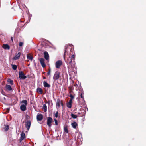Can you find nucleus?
<instances>
[{
    "label": "nucleus",
    "instance_id": "obj_28",
    "mask_svg": "<svg viewBox=\"0 0 146 146\" xmlns=\"http://www.w3.org/2000/svg\"><path fill=\"white\" fill-rule=\"evenodd\" d=\"M84 115V114L82 113H78V117H82Z\"/></svg>",
    "mask_w": 146,
    "mask_h": 146
},
{
    "label": "nucleus",
    "instance_id": "obj_26",
    "mask_svg": "<svg viewBox=\"0 0 146 146\" xmlns=\"http://www.w3.org/2000/svg\"><path fill=\"white\" fill-rule=\"evenodd\" d=\"M71 117L73 118H74V119L76 118L77 117V115H74V114H73L72 113L71 114Z\"/></svg>",
    "mask_w": 146,
    "mask_h": 146
},
{
    "label": "nucleus",
    "instance_id": "obj_3",
    "mask_svg": "<svg viewBox=\"0 0 146 146\" xmlns=\"http://www.w3.org/2000/svg\"><path fill=\"white\" fill-rule=\"evenodd\" d=\"M62 62L60 60L56 61L55 63V66L56 68H59L60 66L62 65Z\"/></svg>",
    "mask_w": 146,
    "mask_h": 146
},
{
    "label": "nucleus",
    "instance_id": "obj_11",
    "mask_svg": "<svg viewBox=\"0 0 146 146\" xmlns=\"http://www.w3.org/2000/svg\"><path fill=\"white\" fill-rule=\"evenodd\" d=\"M20 109L23 111H25L26 109V105L24 104L21 105L20 106Z\"/></svg>",
    "mask_w": 146,
    "mask_h": 146
},
{
    "label": "nucleus",
    "instance_id": "obj_19",
    "mask_svg": "<svg viewBox=\"0 0 146 146\" xmlns=\"http://www.w3.org/2000/svg\"><path fill=\"white\" fill-rule=\"evenodd\" d=\"M37 92L39 93L40 94H42V90L41 88H38L37 89Z\"/></svg>",
    "mask_w": 146,
    "mask_h": 146
},
{
    "label": "nucleus",
    "instance_id": "obj_12",
    "mask_svg": "<svg viewBox=\"0 0 146 146\" xmlns=\"http://www.w3.org/2000/svg\"><path fill=\"white\" fill-rule=\"evenodd\" d=\"M43 118V116L42 114H39L37 116V119L38 121H41Z\"/></svg>",
    "mask_w": 146,
    "mask_h": 146
},
{
    "label": "nucleus",
    "instance_id": "obj_33",
    "mask_svg": "<svg viewBox=\"0 0 146 146\" xmlns=\"http://www.w3.org/2000/svg\"><path fill=\"white\" fill-rule=\"evenodd\" d=\"M54 121H55V125H58L57 121L55 119H54Z\"/></svg>",
    "mask_w": 146,
    "mask_h": 146
},
{
    "label": "nucleus",
    "instance_id": "obj_2",
    "mask_svg": "<svg viewBox=\"0 0 146 146\" xmlns=\"http://www.w3.org/2000/svg\"><path fill=\"white\" fill-rule=\"evenodd\" d=\"M60 73L58 72H56L55 73L53 79L54 81L58 80L60 77Z\"/></svg>",
    "mask_w": 146,
    "mask_h": 146
},
{
    "label": "nucleus",
    "instance_id": "obj_8",
    "mask_svg": "<svg viewBox=\"0 0 146 146\" xmlns=\"http://www.w3.org/2000/svg\"><path fill=\"white\" fill-rule=\"evenodd\" d=\"M20 55L21 53L20 52H19L17 54L16 53L15 56L13 58V59L14 60H16L19 58Z\"/></svg>",
    "mask_w": 146,
    "mask_h": 146
},
{
    "label": "nucleus",
    "instance_id": "obj_31",
    "mask_svg": "<svg viewBox=\"0 0 146 146\" xmlns=\"http://www.w3.org/2000/svg\"><path fill=\"white\" fill-rule=\"evenodd\" d=\"M69 96L71 98L70 99H72L73 100L74 98V96L72 94H70V95Z\"/></svg>",
    "mask_w": 146,
    "mask_h": 146
},
{
    "label": "nucleus",
    "instance_id": "obj_30",
    "mask_svg": "<svg viewBox=\"0 0 146 146\" xmlns=\"http://www.w3.org/2000/svg\"><path fill=\"white\" fill-rule=\"evenodd\" d=\"M9 126L8 125L6 126L5 128V130L6 131H7L9 129Z\"/></svg>",
    "mask_w": 146,
    "mask_h": 146
},
{
    "label": "nucleus",
    "instance_id": "obj_7",
    "mask_svg": "<svg viewBox=\"0 0 146 146\" xmlns=\"http://www.w3.org/2000/svg\"><path fill=\"white\" fill-rule=\"evenodd\" d=\"M39 60L42 66L44 68L46 66V65L44 63V59L43 58H40L39 59Z\"/></svg>",
    "mask_w": 146,
    "mask_h": 146
},
{
    "label": "nucleus",
    "instance_id": "obj_23",
    "mask_svg": "<svg viewBox=\"0 0 146 146\" xmlns=\"http://www.w3.org/2000/svg\"><path fill=\"white\" fill-rule=\"evenodd\" d=\"M22 103H24L25 104L24 105H27V101L26 100H23L21 102Z\"/></svg>",
    "mask_w": 146,
    "mask_h": 146
},
{
    "label": "nucleus",
    "instance_id": "obj_27",
    "mask_svg": "<svg viewBox=\"0 0 146 146\" xmlns=\"http://www.w3.org/2000/svg\"><path fill=\"white\" fill-rule=\"evenodd\" d=\"M64 132L66 133H68V129L67 127H65L64 128Z\"/></svg>",
    "mask_w": 146,
    "mask_h": 146
},
{
    "label": "nucleus",
    "instance_id": "obj_24",
    "mask_svg": "<svg viewBox=\"0 0 146 146\" xmlns=\"http://www.w3.org/2000/svg\"><path fill=\"white\" fill-rule=\"evenodd\" d=\"M68 46H65V48H64V56H65V54L67 52L68 50H67V48Z\"/></svg>",
    "mask_w": 146,
    "mask_h": 146
},
{
    "label": "nucleus",
    "instance_id": "obj_43",
    "mask_svg": "<svg viewBox=\"0 0 146 146\" xmlns=\"http://www.w3.org/2000/svg\"><path fill=\"white\" fill-rule=\"evenodd\" d=\"M44 146H45V145H44Z\"/></svg>",
    "mask_w": 146,
    "mask_h": 146
},
{
    "label": "nucleus",
    "instance_id": "obj_32",
    "mask_svg": "<svg viewBox=\"0 0 146 146\" xmlns=\"http://www.w3.org/2000/svg\"><path fill=\"white\" fill-rule=\"evenodd\" d=\"M23 44V42H20L19 43V46H22Z\"/></svg>",
    "mask_w": 146,
    "mask_h": 146
},
{
    "label": "nucleus",
    "instance_id": "obj_15",
    "mask_svg": "<svg viewBox=\"0 0 146 146\" xmlns=\"http://www.w3.org/2000/svg\"><path fill=\"white\" fill-rule=\"evenodd\" d=\"M60 100L59 99H58L57 100V101L56 103V107H58V108L60 107Z\"/></svg>",
    "mask_w": 146,
    "mask_h": 146
},
{
    "label": "nucleus",
    "instance_id": "obj_42",
    "mask_svg": "<svg viewBox=\"0 0 146 146\" xmlns=\"http://www.w3.org/2000/svg\"><path fill=\"white\" fill-rule=\"evenodd\" d=\"M43 78V79H45L46 78L45 77H44Z\"/></svg>",
    "mask_w": 146,
    "mask_h": 146
},
{
    "label": "nucleus",
    "instance_id": "obj_4",
    "mask_svg": "<svg viewBox=\"0 0 146 146\" xmlns=\"http://www.w3.org/2000/svg\"><path fill=\"white\" fill-rule=\"evenodd\" d=\"M53 121L52 119L50 117H48L47 119V124L50 127L51 126V123Z\"/></svg>",
    "mask_w": 146,
    "mask_h": 146
},
{
    "label": "nucleus",
    "instance_id": "obj_1",
    "mask_svg": "<svg viewBox=\"0 0 146 146\" xmlns=\"http://www.w3.org/2000/svg\"><path fill=\"white\" fill-rule=\"evenodd\" d=\"M19 78L21 79L24 80L27 78L26 76H25L24 73L22 71L19 72Z\"/></svg>",
    "mask_w": 146,
    "mask_h": 146
},
{
    "label": "nucleus",
    "instance_id": "obj_14",
    "mask_svg": "<svg viewBox=\"0 0 146 146\" xmlns=\"http://www.w3.org/2000/svg\"><path fill=\"white\" fill-rule=\"evenodd\" d=\"M25 137V133L24 132H22L21 134V137L20 139V141H21L23 140Z\"/></svg>",
    "mask_w": 146,
    "mask_h": 146
},
{
    "label": "nucleus",
    "instance_id": "obj_5",
    "mask_svg": "<svg viewBox=\"0 0 146 146\" xmlns=\"http://www.w3.org/2000/svg\"><path fill=\"white\" fill-rule=\"evenodd\" d=\"M31 125V122L29 120H27L25 123V127L28 130L30 128Z\"/></svg>",
    "mask_w": 146,
    "mask_h": 146
},
{
    "label": "nucleus",
    "instance_id": "obj_9",
    "mask_svg": "<svg viewBox=\"0 0 146 146\" xmlns=\"http://www.w3.org/2000/svg\"><path fill=\"white\" fill-rule=\"evenodd\" d=\"M5 88L7 91H12L13 90L12 88L9 85H7L6 86Z\"/></svg>",
    "mask_w": 146,
    "mask_h": 146
},
{
    "label": "nucleus",
    "instance_id": "obj_21",
    "mask_svg": "<svg viewBox=\"0 0 146 146\" xmlns=\"http://www.w3.org/2000/svg\"><path fill=\"white\" fill-rule=\"evenodd\" d=\"M27 59H29L31 61L32 60L33 58L32 56H30L28 54H27Z\"/></svg>",
    "mask_w": 146,
    "mask_h": 146
},
{
    "label": "nucleus",
    "instance_id": "obj_38",
    "mask_svg": "<svg viewBox=\"0 0 146 146\" xmlns=\"http://www.w3.org/2000/svg\"><path fill=\"white\" fill-rule=\"evenodd\" d=\"M75 55H72V56H71V58L72 59V58H75Z\"/></svg>",
    "mask_w": 146,
    "mask_h": 146
},
{
    "label": "nucleus",
    "instance_id": "obj_10",
    "mask_svg": "<svg viewBox=\"0 0 146 146\" xmlns=\"http://www.w3.org/2000/svg\"><path fill=\"white\" fill-rule=\"evenodd\" d=\"M44 58L46 60H47L49 59V56L48 54L46 51H45L44 52Z\"/></svg>",
    "mask_w": 146,
    "mask_h": 146
},
{
    "label": "nucleus",
    "instance_id": "obj_29",
    "mask_svg": "<svg viewBox=\"0 0 146 146\" xmlns=\"http://www.w3.org/2000/svg\"><path fill=\"white\" fill-rule=\"evenodd\" d=\"M12 67L13 69L14 70H15L17 68V66L16 65H12Z\"/></svg>",
    "mask_w": 146,
    "mask_h": 146
},
{
    "label": "nucleus",
    "instance_id": "obj_22",
    "mask_svg": "<svg viewBox=\"0 0 146 146\" xmlns=\"http://www.w3.org/2000/svg\"><path fill=\"white\" fill-rule=\"evenodd\" d=\"M7 81L8 82L10 83L11 85H13V81L10 79H8Z\"/></svg>",
    "mask_w": 146,
    "mask_h": 146
},
{
    "label": "nucleus",
    "instance_id": "obj_34",
    "mask_svg": "<svg viewBox=\"0 0 146 146\" xmlns=\"http://www.w3.org/2000/svg\"><path fill=\"white\" fill-rule=\"evenodd\" d=\"M58 111H57L55 114V117L56 118H57L58 117Z\"/></svg>",
    "mask_w": 146,
    "mask_h": 146
},
{
    "label": "nucleus",
    "instance_id": "obj_37",
    "mask_svg": "<svg viewBox=\"0 0 146 146\" xmlns=\"http://www.w3.org/2000/svg\"><path fill=\"white\" fill-rule=\"evenodd\" d=\"M60 104H61V105L62 106H64L63 103L62 101V100L61 101Z\"/></svg>",
    "mask_w": 146,
    "mask_h": 146
},
{
    "label": "nucleus",
    "instance_id": "obj_13",
    "mask_svg": "<svg viewBox=\"0 0 146 146\" xmlns=\"http://www.w3.org/2000/svg\"><path fill=\"white\" fill-rule=\"evenodd\" d=\"M3 48L5 49H9L10 46L7 44H4L3 46Z\"/></svg>",
    "mask_w": 146,
    "mask_h": 146
},
{
    "label": "nucleus",
    "instance_id": "obj_18",
    "mask_svg": "<svg viewBox=\"0 0 146 146\" xmlns=\"http://www.w3.org/2000/svg\"><path fill=\"white\" fill-rule=\"evenodd\" d=\"M72 127L74 129L76 128V126L78 125L75 122H74L73 123L71 124Z\"/></svg>",
    "mask_w": 146,
    "mask_h": 146
},
{
    "label": "nucleus",
    "instance_id": "obj_35",
    "mask_svg": "<svg viewBox=\"0 0 146 146\" xmlns=\"http://www.w3.org/2000/svg\"><path fill=\"white\" fill-rule=\"evenodd\" d=\"M50 71H50V69L48 70V72H47V74H48V75H50Z\"/></svg>",
    "mask_w": 146,
    "mask_h": 146
},
{
    "label": "nucleus",
    "instance_id": "obj_16",
    "mask_svg": "<svg viewBox=\"0 0 146 146\" xmlns=\"http://www.w3.org/2000/svg\"><path fill=\"white\" fill-rule=\"evenodd\" d=\"M44 86L45 87L49 88L50 87V85L48 84L47 82H46L45 81L43 82Z\"/></svg>",
    "mask_w": 146,
    "mask_h": 146
},
{
    "label": "nucleus",
    "instance_id": "obj_17",
    "mask_svg": "<svg viewBox=\"0 0 146 146\" xmlns=\"http://www.w3.org/2000/svg\"><path fill=\"white\" fill-rule=\"evenodd\" d=\"M72 61V60L71 58L70 57H69L67 59L66 63H67V64H69V63H71Z\"/></svg>",
    "mask_w": 146,
    "mask_h": 146
},
{
    "label": "nucleus",
    "instance_id": "obj_40",
    "mask_svg": "<svg viewBox=\"0 0 146 146\" xmlns=\"http://www.w3.org/2000/svg\"><path fill=\"white\" fill-rule=\"evenodd\" d=\"M80 97L81 98H83V96L82 95V94H81L80 95Z\"/></svg>",
    "mask_w": 146,
    "mask_h": 146
},
{
    "label": "nucleus",
    "instance_id": "obj_6",
    "mask_svg": "<svg viewBox=\"0 0 146 146\" xmlns=\"http://www.w3.org/2000/svg\"><path fill=\"white\" fill-rule=\"evenodd\" d=\"M68 68L71 70H72V69L75 67V64L74 63L72 62L68 64Z\"/></svg>",
    "mask_w": 146,
    "mask_h": 146
},
{
    "label": "nucleus",
    "instance_id": "obj_25",
    "mask_svg": "<svg viewBox=\"0 0 146 146\" xmlns=\"http://www.w3.org/2000/svg\"><path fill=\"white\" fill-rule=\"evenodd\" d=\"M67 106L68 108H71L72 107V104L68 103L67 104Z\"/></svg>",
    "mask_w": 146,
    "mask_h": 146
},
{
    "label": "nucleus",
    "instance_id": "obj_41",
    "mask_svg": "<svg viewBox=\"0 0 146 146\" xmlns=\"http://www.w3.org/2000/svg\"><path fill=\"white\" fill-rule=\"evenodd\" d=\"M11 39L12 42H13V37H11Z\"/></svg>",
    "mask_w": 146,
    "mask_h": 146
},
{
    "label": "nucleus",
    "instance_id": "obj_20",
    "mask_svg": "<svg viewBox=\"0 0 146 146\" xmlns=\"http://www.w3.org/2000/svg\"><path fill=\"white\" fill-rule=\"evenodd\" d=\"M43 109L44 110V111L45 112H46L47 111V106L46 105L44 104H43Z\"/></svg>",
    "mask_w": 146,
    "mask_h": 146
},
{
    "label": "nucleus",
    "instance_id": "obj_39",
    "mask_svg": "<svg viewBox=\"0 0 146 146\" xmlns=\"http://www.w3.org/2000/svg\"><path fill=\"white\" fill-rule=\"evenodd\" d=\"M7 113H8L9 112V108H7Z\"/></svg>",
    "mask_w": 146,
    "mask_h": 146
},
{
    "label": "nucleus",
    "instance_id": "obj_36",
    "mask_svg": "<svg viewBox=\"0 0 146 146\" xmlns=\"http://www.w3.org/2000/svg\"><path fill=\"white\" fill-rule=\"evenodd\" d=\"M72 99H70L68 103L72 104Z\"/></svg>",
    "mask_w": 146,
    "mask_h": 146
}]
</instances>
